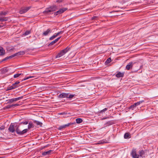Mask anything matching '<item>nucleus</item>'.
<instances>
[{
  "label": "nucleus",
  "instance_id": "obj_54",
  "mask_svg": "<svg viewBox=\"0 0 158 158\" xmlns=\"http://www.w3.org/2000/svg\"><path fill=\"white\" fill-rule=\"evenodd\" d=\"M21 65L20 64V69L22 68H24V67H23V66H22V67H21Z\"/></svg>",
  "mask_w": 158,
  "mask_h": 158
},
{
  "label": "nucleus",
  "instance_id": "obj_30",
  "mask_svg": "<svg viewBox=\"0 0 158 158\" xmlns=\"http://www.w3.org/2000/svg\"><path fill=\"white\" fill-rule=\"evenodd\" d=\"M145 152L144 151H143V150H142L140 151H139V157H142L143 155H144L145 154Z\"/></svg>",
  "mask_w": 158,
  "mask_h": 158
},
{
  "label": "nucleus",
  "instance_id": "obj_21",
  "mask_svg": "<svg viewBox=\"0 0 158 158\" xmlns=\"http://www.w3.org/2000/svg\"><path fill=\"white\" fill-rule=\"evenodd\" d=\"M20 100V97L10 99H9L8 101V102H9L11 103V102H13L15 101H17V100Z\"/></svg>",
  "mask_w": 158,
  "mask_h": 158
},
{
  "label": "nucleus",
  "instance_id": "obj_6",
  "mask_svg": "<svg viewBox=\"0 0 158 158\" xmlns=\"http://www.w3.org/2000/svg\"><path fill=\"white\" fill-rule=\"evenodd\" d=\"M131 155L132 156L133 158H139V154H137L136 153V150L135 149L133 148L132 152L131 153Z\"/></svg>",
  "mask_w": 158,
  "mask_h": 158
},
{
  "label": "nucleus",
  "instance_id": "obj_14",
  "mask_svg": "<svg viewBox=\"0 0 158 158\" xmlns=\"http://www.w3.org/2000/svg\"><path fill=\"white\" fill-rule=\"evenodd\" d=\"M69 127L68 123L60 125L57 128V129L59 130H62L63 129H65L67 127Z\"/></svg>",
  "mask_w": 158,
  "mask_h": 158
},
{
  "label": "nucleus",
  "instance_id": "obj_62",
  "mask_svg": "<svg viewBox=\"0 0 158 158\" xmlns=\"http://www.w3.org/2000/svg\"><path fill=\"white\" fill-rule=\"evenodd\" d=\"M0 158H3L2 157H0Z\"/></svg>",
  "mask_w": 158,
  "mask_h": 158
},
{
  "label": "nucleus",
  "instance_id": "obj_40",
  "mask_svg": "<svg viewBox=\"0 0 158 158\" xmlns=\"http://www.w3.org/2000/svg\"><path fill=\"white\" fill-rule=\"evenodd\" d=\"M64 0H56V2L57 3L62 2Z\"/></svg>",
  "mask_w": 158,
  "mask_h": 158
},
{
  "label": "nucleus",
  "instance_id": "obj_46",
  "mask_svg": "<svg viewBox=\"0 0 158 158\" xmlns=\"http://www.w3.org/2000/svg\"><path fill=\"white\" fill-rule=\"evenodd\" d=\"M104 143V141H99L98 143V144H102Z\"/></svg>",
  "mask_w": 158,
  "mask_h": 158
},
{
  "label": "nucleus",
  "instance_id": "obj_20",
  "mask_svg": "<svg viewBox=\"0 0 158 158\" xmlns=\"http://www.w3.org/2000/svg\"><path fill=\"white\" fill-rule=\"evenodd\" d=\"M133 63L130 62L126 66V69L127 70H129L132 67Z\"/></svg>",
  "mask_w": 158,
  "mask_h": 158
},
{
  "label": "nucleus",
  "instance_id": "obj_42",
  "mask_svg": "<svg viewBox=\"0 0 158 158\" xmlns=\"http://www.w3.org/2000/svg\"><path fill=\"white\" fill-rule=\"evenodd\" d=\"M5 129V126H2L0 127V131L4 130Z\"/></svg>",
  "mask_w": 158,
  "mask_h": 158
},
{
  "label": "nucleus",
  "instance_id": "obj_32",
  "mask_svg": "<svg viewBox=\"0 0 158 158\" xmlns=\"http://www.w3.org/2000/svg\"><path fill=\"white\" fill-rule=\"evenodd\" d=\"M19 53V52H18V53ZM17 54H18V53H15L13 55H12L10 56H7L8 57V59H11V58H13V57H15V56H16L17 55Z\"/></svg>",
  "mask_w": 158,
  "mask_h": 158
},
{
  "label": "nucleus",
  "instance_id": "obj_48",
  "mask_svg": "<svg viewBox=\"0 0 158 158\" xmlns=\"http://www.w3.org/2000/svg\"><path fill=\"white\" fill-rule=\"evenodd\" d=\"M19 83L20 82L19 81H17L14 83V85H18L19 84Z\"/></svg>",
  "mask_w": 158,
  "mask_h": 158
},
{
  "label": "nucleus",
  "instance_id": "obj_27",
  "mask_svg": "<svg viewBox=\"0 0 158 158\" xmlns=\"http://www.w3.org/2000/svg\"><path fill=\"white\" fill-rule=\"evenodd\" d=\"M34 123H35L37 125L40 126V127H41L43 124V123H41L40 121H37V120H34Z\"/></svg>",
  "mask_w": 158,
  "mask_h": 158
},
{
  "label": "nucleus",
  "instance_id": "obj_5",
  "mask_svg": "<svg viewBox=\"0 0 158 158\" xmlns=\"http://www.w3.org/2000/svg\"><path fill=\"white\" fill-rule=\"evenodd\" d=\"M144 102V100H142L139 101L138 102H137L136 103H135L132 105H131L130 106L128 107V109H131L132 110H133L137 106H138L141 103Z\"/></svg>",
  "mask_w": 158,
  "mask_h": 158
},
{
  "label": "nucleus",
  "instance_id": "obj_41",
  "mask_svg": "<svg viewBox=\"0 0 158 158\" xmlns=\"http://www.w3.org/2000/svg\"><path fill=\"white\" fill-rule=\"evenodd\" d=\"M20 76V74H16L14 75V78H16L19 77Z\"/></svg>",
  "mask_w": 158,
  "mask_h": 158
},
{
  "label": "nucleus",
  "instance_id": "obj_35",
  "mask_svg": "<svg viewBox=\"0 0 158 158\" xmlns=\"http://www.w3.org/2000/svg\"><path fill=\"white\" fill-rule=\"evenodd\" d=\"M12 107H13V105H7V106H5L4 108V109H5L7 110V109H9L10 108H11Z\"/></svg>",
  "mask_w": 158,
  "mask_h": 158
},
{
  "label": "nucleus",
  "instance_id": "obj_13",
  "mask_svg": "<svg viewBox=\"0 0 158 158\" xmlns=\"http://www.w3.org/2000/svg\"><path fill=\"white\" fill-rule=\"evenodd\" d=\"M9 69L8 67H6L3 68L1 69V73L2 74H5L9 72Z\"/></svg>",
  "mask_w": 158,
  "mask_h": 158
},
{
  "label": "nucleus",
  "instance_id": "obj_17",
  "mask_svg": "<svg viewBox=\"0 0 158 158\" xmlns=\"http://www.w3.org/2000/svg\"><path fill=\"white\" fill-rule=\"evenodd\" d=\"M67 93H62L60 94L58 96V98H66V96H67Z\"/></svg>",
  "mask_w": 158,
  "mask_h": 158
},
{
  "label": "nucleus",
  "instance_id": "obj_58",
  "mask_svg": "<svg viewBox=\"0 0 158 158\" xmlns=\"http://www.w3.org/2000/svg\"><path fill=\"white\" fill-rule=\"evenodd\" d=\"M67 114H70V113H67Z\"/></svg>",
  "mask_w": 158,
  "mask_h": 158
},
{
  "label": "nucleus",
  "instance_id": "obj_22",
  "mask_svg": "<svg viewBox=\"0 0 158 158\" xmlns=\"http://www.w3.org/2000/svg\"><path fill=\"white\" fill-rule=\"evenodd\" d=\"M31 33V31L30 30L26 31L24 33L21 35L22 37H23L24 36L27 35Z\"/></svg>",
  "mask_w": 158,
  "mask_h": 158
},
{
  "label": "nucleus",
  "instance_id": "obj_47",
  "mask_svg": "<svg viewBox=\"0 0 158 158\" xmlns=\"http://www.w3.org/2000/svg\"><path fill=\"white\" fill-rule=\"evenodd\" d=\"M25 53V52L24 51H20V55H24Z\"/></svg>",
  "mask_w": 158,
  "mask_h": 158
},
{
  "label": "nucleus",
  "instance_id": "obj_3",
  "mask_svg": "<svg viewBox=\"0 0 158 158\" xmlns=\"http://www.w3.org/2000/svg\"><path fill=\"white\" fill-rule=\"evenodd\" d=\"M70 49V48L67 47L61 51L60 52H59L56 56V58H57L61 57L69 51Z\"/></svg>",
  "mask_w": 158,
  "mask_h": 158
},
{
  "label": "nucleus",
  "instance_id": "obj_28",
  "mask_svg": "<svg viewBox=\"0 0 158 158\" xmlns=\"http://www.w3.org/2000/svg\"><path fill=\"white\" fill-rule=\"evenodd\" d=\"M23 106H20V111H21L23 109ZM22 113V112H20V118L23 119H27L26 118L24 117L23 116V114H22L21 113Z\"/></svg>",
  "mask_w": 158,
  "mask_h": 158
},
{
  "label": "nucleus",
  "instance_id": "obj_29",
  "mask_svg": "<svg viewBox=\"0 0 158 158\" xmlns=\"http://www.w3.org/2000/svg\"><path fill=\"white\" fill-rule=\"evenodd\" d=\"M76 123L77 124H80L82 122L83 120L81 118H78L76 119Z\"/></svg>",
  "mask_w": 158,
  "mask_h": 158
},
{
  "label": "nucleus",
  "instance_id": "obj_9",
  "mask_svg": "<svg viewBox=\"0 0 158 158\" xmlns=\"http://www.w3.org/2000/svg\"><path fill=\"white\" fill-rule=\"evenodd\" d=\"M63 31H61L57 33H55L53 35L49 38V40H53L57 36L59 35L60 34L63 33Z\"/></svg>",
  "mask_w": 158,
  "mask_h": 158
},
{
  "label": "nucleus",
  "instance_id": "obj_60",
  "mask_svg": "<svg viewBox=\"0 0 158 158\" xmlns=\"http://www.w3.org/2000/svg\"><path fill=\"white\" fill-rule=\"evenodd\" d=\"M63 117H64V118H65V117H66V116H63Z\"/></svg>",
  "mask_w": 158,
  "mask_h": 158
},
{
  "label": "nucleus",
  "instance_id": "obj_7",
  "mask_svg": "<svg viewBox=\"0 0 158 158\" xmlns=\"http://www.w3.org/2000/svg\"><path fill=\"white\" fill-rule=\"evenodd\" d=\"M27 119H21L20 118V127H24V125H26L28 123Z\"/></svg>",
  "mask_w": 158,
  "mask_h": 158
},
{
  "label": "nucleus",
  "instance_id": "obj_63",
  "mask_svg": "<svg viewBox=\"0 0 158 158\" xmlns=\"http://www.w3.org/2000/svg\"><path fill=\"white\" fill-rule=\"evenodd\" d=\"M21 83H20V86H21Z\"/></svg>",
  "mask_w": 158,
  "mask_h": 158
},
{
  "label": "nucleus",
  "instance_id": "obj_36",
  "mask_svg": "<svg viewBox=\"0 0 158 158\" xmlns=\"http://www.w3.org/2000/svg\"><path fill=\"white\" fill-rule=\"evenodd\" d=\"M111 61V59L110 58H108L105 62L106 64H109Z\"/></svg>",
  "mask_w": 158,
  "mask_h": 158
},
{
  "label": "nucleus",
  "instance_id": "obj_33",
  "mask_svg": "<svg viewBox=\"0 0 158 158\" xmlns=\"http://www.w3.org/2000/svg\"><path fill=\"white\" fill-rule=\"evenodd\" d=\"M28 130V129L27 128L25 129L22 131H20V135H23L24 133H26L27 132Z\"/></svg>",
  "mask_w": 158,
  "mask_h": 158
},
{
  "label": "nucleus",
  "instance_id": "obj_31",
  "mask_svg": "<svg viewBox=\"0 0 158 158\" xmlns=\"http://www.w3.org/2000/svg\"><path fill=\"white\" fill-rule=\"evenodd\" d=\"M15 89V86L14 85L9 86L7 88L6 90H9Z\"/></svg>",
  "mask_w": 158,
  "mask_h": 158
},
{
  "label": "nucleus",
  "instance_id": "obj_39",
  "mask_svg": "<svg viewBox=\"0 0 158 158\" xmlns=\"http://www.w3.org/2000/svg\"><path fill=\"white\" fill-rule=\"evenodd\" d=\"M68 123L69 126L70 125H73V124H76V123L75 122H74L73 123H71L70 122V123Z\"/></svg>",
  "mask_w": 158,
  "mask_h": 158
},
{
  "label": "nucleus",
  "instance_id": "obj_50",
  "mask_svg": "<svg viewBox=\"0 0 158 158\" xmlns=\"http://www.w3.org/2000/svg\"><path fill=\"white\" fill-rule=\"evenodd\" d=\"M97 18V17L96 16H94L92 18V19H95L96 18Z\"/></svg>",
  "mask_w": 158,
  "mask_h": 158
},
{
  "label": "nucleus",
  "instance_id": "obj_51",
  "mask_svg": "<svg viewBox=\"0 0 158 158\" xmlns=\"http://www.w3.org/2000/svg\"><path fill=\"white\" fill-rule=\"evenodd\" d=\"M109 117H104L102 118V120L105 119H106L109 118Z\"/></svg>",
  "mask_w": 158,
  "mask_h": 158
},
{
  "label": "nucleus",
  "instance_id": "obj_8",
  "mask_svg": "<svg viewBox=\"0 0 158 158\" xmlns=\"http://www.w3.org/2000/svg\"><path fill=\"white\" fill-rule=\"evenodd\" d=\"M30 6L21 7L20 8V14L26 13L30 9Z\"/></svg>",
  "mask_w": 158,
  "mask_h": 158
},
{
  "label": "nucleus",
  "instance_id": "obj_61",
  "mask_svg": "<svg viewBox=\"0 0 158 158\" xmlns=\"http://www.w3.org/2000/svg\"><path fill=\"white\" fill-rule=\"evenodd\" d=\"M46 147V146H44V148H45Z\"/></svg>",
  "mask_w": 158,
  "mask_h": 158
},
{
  "label": "nucleus",
  "instance_id": "obj_1",
  "mask_svg": "<svg viewBox=\"0 0 158 158\" xmlns=\"http://www.w3.org/2000/svg\"><path fill=\"white\" fill-rule=\"evenodd\" d=\"M19 126L20 123L18 122L12 123L9 126L8 129V131L12 133L16 131L17 134H20V130L19 129Z\"/></svg>",
  "mask_w": 158,
  "mask_h": 158
},
{
  "label": "nucleus",
  "instance_id": "obj_34",
  "mask_svg": "<svg viewBox=\"0 0 158 158\" xmlns=\"http://www.w3.org/2000/svg\"><path fill=\"white\" fill-rule=\"evenodd\" d=\"M114 124L113 122L112 121H109L106 123L105 124H106L108 126H109L111 125Z\"/></svg>",
  "mask_w": 158,
  "mask_h": 158
},
{
  "label": "nucleus",
  "instance_id": "obj_52",
  "mask_svg": "<svg viewBox=\"0 0 158 158\" xmlns=\"http://www.w3.org/2000/svg\"><path fill=\"white\" fill-rule=\"evenodd\" d=\"M14 85V86H15V88L16 87H17V86H18V85H14V84H13V85Z\"/></svg>",
  "mask_w": 158,
  "mask_h": 158
},
{
  "label": "nucleus",
  "instance_id": "obj_10",
  "mask_svg": "<svg viewBox=\"0 0 158 158\" xmlns=\"http://www.w3.org/2000/svg\"><path fill=\"white\" fill-rule=\"evenodd\" d=\"M66 96V98L69 99V100H71L73 98H74L76 95L75 94H70L69 93H67V95Z\"/></svg>",
  "mask_w": 158,
  "mask_h": 158
},
{
  "label": "nucleus",
  "instance_id": "obj_11",
  "mask_svg": "<svg viewBox=\"0 0 158 158\" xmlns=\"http://www.w3.org/2000/svg\"><path fill=\"white\" fill-rule=\"evenodd\" d=\"M124 76V73H121L120 72L118 71L117 73L116 74L115 76L118 78L123 77Z\"/></svg>",
  "mask_w": 158,
  "mask_h": 158
},
{
  "label": "nucleus",
  "instance_id": "obj_43",
  "mask_svg": "<svg viewBox=\"0 0 158 158\" xmlns=\"http://www.w3.org/2000/svg\"><path fill=\"white\" fill-rule=\"evenodd\" d=\"M8 59V57H6V58H4V59H2V61L1 62H2V61H6V60H7Z\"/></svg>",
  "mask_w": 158,
  "mask_h": 158
},
{
  "label": "nucleus",
  "instance_id": "obj_56",
  "mask_svg": "<svg viewBox=\"0 0 158 158\" xmlns=\"http://www.w3.org/2000/svg\"><path fill=\"white\" fill-rule=\"evenodd\" d=\"M143 67V65H142L140 66V69H141V68H142Z\"/></svg>",
  "mask_w": 158,
  "mask_h": 158
},
{
  "label": "nucleus",
  "instance_id": "obj_57",
  "mask_svg": "<svg viewBox=\"0 0 158 158\" xmlns=\"http://www.w3.org/2000/svg\"><path fill=\"white\" fill-rule=\"evenodd\" d=\"M21 92H24V91H23V89H22V90H20V93H21Z\"/></svg>",
  "mask_w": 158,
  "mask_h": 158
},
{
  "label": "nucleus",
  "instance_id": "obj_26",
  "mask_svg": "<svg viewBox=\"0 0 158 158\" xmlns=\"http://www.w3.org/2000/svg\"><path fill=\"white\" fill-rule=\"evenodd\" d=\"M28 128L27 129H29L31 128H33L34 126L33 124L31 122H30L29 123L28 122Z\"/></svg>",
  "mask_w": 158,
  "mask_h": 158
},
{
  "label": "nucleus",
  "instance_id": "obj_37",
  "mask_svg": "<svg viewBox=\"0 0 158 158\" xmlns=\"http://www.w3.org/2000/svg\"><path fill=\"white\" fill-rule=\"evenodd\" d=\"M8 13V11H4V12H0V15H6Z\"/></svg>",
  "mask_w": 158,
  "mask_h": 158
},
{
  "label": "nucleus",
  "instance_id": "obj_44",
  "mask_svg": "<svg viewBox=\"0 0 158 158\" xmlns=\"http://www.w3.org/2000/svg\"><path fill=\"white\" fill-rule=\"evenodd\" d=\"M4 20L3 17H0V22H4Z\"/></svg>",
  "mask_w": 158,
  "mask_h": 158
},
{
  "label": "nucleus",
  "instance_id": "obj_2",
  "mask_svg": "<svg viewBox=\"0 0 158 158\" xmlns=\"http://www.w3.org/2000/svg\"><path fill=\"white\" fill-rule=\"evenodd\" d=\"M27 73H25L24 71L21 70L20 69V82H22V83H23V81H25L27 79L34 77L33 76H26Z\"/></svg>",
  "mask_w": 158,
  "mask_h": 158
},
{
  "label": "nucleus",
  "instance_id": "obj_49",
  "mask_svg": "<svg viewBox=\"0 0 158 158\" xmlns=\"http://www.w3.org/2000/svg\"><path fill=\"white\" fill-rule=\"evenodd\" d=\"M12 105H13V106H19V104H12Z\"/></svg>",
  "mask_w": 158,
  "mask_h": 158
},
{
  "label": "nucleus",
  "instance_id": "obj_15",
  "mask_svg": "<svg viewBox=\"0 0 158 158\" xmlns=\"http://www.w3.org/2000/svg\"><path fill=\"white\" fill-rule=\"evenodd\" d=\"M51 12L55 11L58 9L56 5H53L48 7Z\"/></svg>",
  "mask_w": 158,
  "mask_h": 158
},
{
  "label": "nucleus",
  "instance_id": "obj_23",
  "mask_svg": "<svg viewBox=\"0 0 158 158\" xmlns=\"http://www.w3.org/2000/svg\"><path fill=\"white\" fill-rule=\"evenodd\" d=\"M107 110V108H105L103 110H101L100 111L98 112V115L100 116L101 115V114H102L104 112L106 111Z\"/></svg>",
  "mask_w": 158,
  "mask_h": 158
},
{
  "label": "nucleus",
  "instance_id": "obj_55",
  "mask_svg": "<svg viewBox=\"0 0 158 158\" xmlns=\"http://www.w3.org/2000/svg\"><path fill=\"white\" fill-rule=\"evenodd\" d=\"M25 95H23V96H20V100L23 98V97Z\"/></svg>",
  "mask_w": 158,
  "mask_h": 158
},
{
  "label": "nucleus",
  "instance_id": "obj_25",
  "mask_svg": "<svg viewBox=\"0 0 158 158\" xmlns=\"http://www.w3.org/2000/svg\"><path fill=\"white\" fill-rule=\"evenodd\" d=\"M51 12H52L51 10L48 7L46 8L45 10L43 12V13L44 14H48Z\"/></svg>",
  "mask_w": 158,
  "mask_h": 158
},
{
  "label": "nucleus",
  "instance_id": "obj_45",
  "mask_svg": "<svg viewBox=\"0 0 158 158\" xmlns=\"http://www.w3.org/2000/svg\"><path fill=\"white\" fill-rule=\"evenodd\" d=\"M3 19L4 20V21H8V17H3Z\"/></svg>",
  "mask_w": 158,
  "mask_h": 158
},
{
  "label": "nucleus",
  "instance_id": "obj_12",
  "mask_svg": "<svg viewBox=\"0 0 158 158\" xmlns=\"http://www.w3.org/2000/svg\"><path fill=\"white\" fill-rule=\"evenodd\" d=\"M52 32V30L50 28H48V29L46 31H44L43 32L42 35L43 36H47L49 34L51 33Z\"/></svg>",
  "mask_w": 158,
  "mask_h": 158
},
{
  "label": "nucleus",
  "instance_id": "obj_59",
  "mask_svg": "<svg viewBox=\"0 0 158 158\" xmlns=\"http://www.w3.org/2000/svg\"><path fill=\"white\" fill-rule=\"evenodd\" d=\"M3 26H2L1 25H0V28L2 27Z\"/></svg>",
  "mask_w": 158,
  "mask_h": 158
},
{
  "label": "nucleus",
  "instance_id": "obj_16",
  "mask_svg": "<svg viewBox=\"0 0 158 158\" xmlns=\"http://www.w3.org/2000/svg\"><path fill=\"white\" fill-rule=\"evenodd\" d=\"M61 38V36H60L59 37H58V38H57V39H55V40H53V41H52L50 43H49L48 45V46H50L51 45H53V44H55V43H56V42H57L58 41V40Z\"/></svg>",
  "mask_w": 158,
  "mask_h": 158
},
{
  "label": "nucleus",
  "instance_id": "obj_4",
  "mask_svg": "<svg viewBox=\"0 0 158 158\" xmlns=\"http://www.w3.org/2000/svg\"><path fill=\"white\" fill-rule=\"evenodd\" d=\"M68 10V8L63 7L60 9L58 10L55 12L54 15L55 16H56L63 13L65 11Z\"/></svg>",
  "mask_w": 158,
  "mask_h": 158
},
{
  "label": "nucleus",
  "instance_id": "obj_19",
  "mask_svg": "<svg viewBox=\"0 0 158 158\" xmlns=\"http://www.w3.org/2000/svg\"><path fill=\"white\" fill-rule=\"evenodd\" d=\"M5 53V50L2 47L0 46V56L4 55Z\"/></svg>",
  "mask_w": 158,
  "mask_h": 158
},
{
  "label": "nucleus",
  "instance_id": "obj_53",
  "mask_svg": "<svg viewBox=\"0 0 158 158\" xmlns=\"http://www.w3.org/2000/svg\"><path fill=\"white\" fill-rule=\"evenodd\" d=\"M23 104V102H21V101L20 100V105H22Z\"/></svg>",
  "mask_w": 158,
  "mask_h": 158
},
{
  "label": "nucleus",
  "instance_id": "obj_38",
  "mask_svg": "<svg viewBox=\"0 0 158 158\" xmlns=\"http://www.w3.org/2000/svg\"><path fill=\"white\" fill-rule=\"evenodd\" d=\"M58 115H66L67 114V113L66 112H61L60 113H58Z\"/></svg>",
  "mask_w": 158,
  "mask_h": 158
},
{
  "label": "nucleus",
  "instance_id": "obj_24",
  "mask_svg": "<svg viewBox=\"0 0 158 158\" xmlns=\"http://www.w3.org/2000/svg\"><path fill=\"white\" fill-rule=\"evenodd\" d=\"M124 137L125 139H129L131 137L130 133L128 132L126 133L124 135Z\"/></svg>",
  "mask_w": 158,
  "mask_h": 158
},
{
  "label": "nucleus",
  "instance_id": "obj_18",
  "mask_svg": "<svg viewBox=\"0 0 158 158\" xmlns=\"http://www.w3.org/2000/svg\"><path fill=\"white\" fill-rule=\"evenodd\" d=\"M52 150H50L48 151L43 152L42 153V155L43 156H45L46 155H51V152Z\"/></svg>",
  "mask_w": 158,
  "mask_h": 158
}]
</instances>
